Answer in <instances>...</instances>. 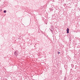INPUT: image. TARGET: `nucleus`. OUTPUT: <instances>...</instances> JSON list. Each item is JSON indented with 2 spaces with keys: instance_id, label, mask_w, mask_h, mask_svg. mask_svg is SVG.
Here are the masks:
<instances>
[{
  "instance_id": "f257e3e1",
  "label": "nucleus",
  "mask_w": 80,
  "mask_h": 80,
  "mask_svg": "<svg viewBox=\"0 0 80 80\" xmlns=\"http://www.w3.org/2000/svg\"><path fill=\"white\" fill-rule=\"evenodd\" d=\"M14 55H15V56H16V57H17V55H18V53L16 51V52H14Z\"/></svg>"
},
{
  "instance_id": "f03ea898",
  "label": "nucleus",
  "mask_w": 80,
  "mask_h": 80,
  "mask_svg": "<svg viewBox=\"0 0 80 80\" xmlns=\"http://www.w3.org/2000/svg\"><path fill=\"white\" fill-rule=\"evenodd\" d=\"M66 31H67V33H69V28H67Z\"/></svg>"
},
{
  "instance_id": "7ed1b4c3",
  "label": "nucleus",
  "mask_w": 80,
  "mask_h": 80,
  "mask_svg": "<svg viewBox=\"0 0 80 80\" xmlns=\"http://www.w3.org/2000/svg\"><path fill=\"white\" fill-rule=\"evenodd\" d=\"M4 13H6L7 12V11L6 10H4L3 11Z\"/></svg>"
},
{
  "instance_id": "20e7f679",
  "label": "nucleus",
  "mask_w": 80,
  "mask_h": 80,
  "mask_svg": "<svg viewBox=\"0 0 80 80\" xmlns=\"http://www.w3.org/2000/svg\"><path fill=\"white\" fill-rule=\"evenodd\" d=\"M50 30H51V32H52H52H53V29H50Z\"/></svg>"
},
{
  "instance_id": "39448f33",
  "label": "nucleus",
  "mask_w": 80,
  "mask_h": 80,
  "mask_svg": "<svg viewBox=\"0 0 80 80\" xmlns=\"http://www.w3.org/2000/svg\"><path fill=\"white\" fill-rule=\"evenodd\" d=\"M69 40H70V41H71V38H69Z\"/></svg>"
},
{
  "instance_id": "423d86ee",
  "label": "nucleus",
  "mask_w": 80,
  "mask_h": 80,
  "mask_svg": "<svg viewBox=\"0 0 80 80\" xmlns=\"http://www.w3.org/2000/svg\"><path fill=\"white\" fill-rule=\"evenodd\" d=\"M60 52H58V54H60Z\"/></svg>"
},
{
  "instance_id": "0eeeda50",
  "label": "nucleus",
  "mask_w": 80,
  "mask_h": 80,
  "mask_svg": "<svg viewBox=\"0 0 80 80\" xmlns=\"http://www.w3.org/2000/svg\"><path fill=\"white\" fill-rule=\"evenodd\" d=\"M41 8H43V7H41Z\"/></svg>"
}]
</instances>
